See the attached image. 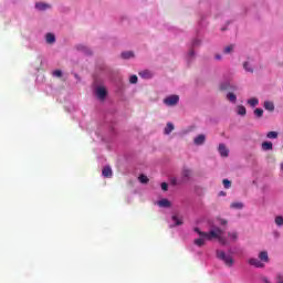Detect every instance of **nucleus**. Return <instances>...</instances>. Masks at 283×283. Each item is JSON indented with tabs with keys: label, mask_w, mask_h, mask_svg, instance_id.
I'll return each instance as SVG.
<instances>
[{
	"label": "nucleus",
	"mask_w": 283,
	"mask_h": 283,
	"mask_svg": "<svg viewBox=\"0 0 283 283\" xmlns=\"http://www.w3.org/2000/svg\"><path fill=\"white\" fill-rule=\"evenodd\" d=\"M233 49H234L233 45L226 46V48H224V53H226V54H229L230 52L233 51Z\"/></svg>",
	"instance_id": "f704fd0d"
},
{
	"label": "nucleus",
	"mask_w": 283,
	"mask_h": 283,
	"mask_svg": "<svg viewBox=\"0 0 283 283\" xmlns=\"http://www.w3.org/2000/svg\"><path fill=\"white\" fill-rule=\"evenodd\" d=\"M259 260H261V262H265L269 263V253L263 251L259 253Z\"/></svg>",
	"instance_id": "ddd939ff"
},
{
	"label": "nucleus",
	"mask_w": 283,
	"mask_h": 283,
	"mask_svg": "<svg viewBox=\"0 0 283 283\" xmlns=\"http://www.w3.org/2000/svg\"><path fill=\"white\" fill-rule=\"evenodd\" d=\"M221 224H222V226H227V224H228V221H227V220H221Z\"/></svg>",
	"instance_id": "a19ab883"
},
{
	"label": "nucleus",
	"mask_w": 283,
	"mask_h": 283,
	"mask_svg": "<svg viewBox=\"0 0 283 283\" xmlns=\"http://www.w3.org/2000/svg\"><path fill=\"white\" fill-rule=\"evenodd\" d=\"M206 143V135L200 134L197 137L193 138L195 146H203Z\"/></svg>",
	"instance_id": "39448f33"
},
{
	"label": "nucleus",
	"mask_w": 283,
	"mask_h": 283,
	"mask_svg": "<svg viewBox=\"0 0 283 283\" xmlns=\"http://www.w3.org/2000/svg\"><path fill=\"white\" fill-rule=\"evenodd\" d=\"M243 69L244 71H247L248 73H253V69L251 67V65L248 62L243 63Z\"/></svg>",
	"instance_id": "cd10ccee"
},
{
	"label": "nucleus",
	"mask_w": 283,
	"mask_h": 283,
	"mask_svg": "<svg viewBox=\"0 0 283 283\" xmlns=\"http://www.w3.org/2000/svg\"><path fill=\"white\" fill-rule=\"evenodd\" d=\"M219 153H220L221 157H228L229 150L224 144L219 145Z\"/></svg>",
	"instance_id": "1a4fd4ad"
},
{
	"label": "nucleus",
	"mask_w": 283,
	"mask_h": 283,
	"mask_svg": "<svg viewBox=\"0 0 283 283\" xmlns=\"http://www.w3.org/2000/svg\"><path fill=\"white\" fill-rule=\"evenodd\" d=\"M178 102H179V96L178 95H170L169 97H166L164 99V103L167 106H175V105L178 104Z\"/></svg>",
	"instance_id": "20e7f679"
},
{
	"label": "nucleus",
	"mask_w": 283,
	"mask_h": 283,
	"mask_svg": "<svg viewBox=\"0 0 283 283\" xmlns=\"http://www.w3.org/2000/svg\"><path fill=\"white\" fill-rule=\"evenodd\" d=\"M230 208H231V209L241 210V209H243V203L234 202V203H231V205H230Z\"/></svg>",
	"instance_id": "393cba45"
},
{
	"label": "nucleus",
	"mask_w": 283,
	"mask_h": 283,
	"mask_svg": "<svg viewBox=\"0 0 283 283\" xmlns=\"http://www.w3.org/2000/svg\"><path fill=\"white\" fill-rule=\"evenodd\" d=\"M192 175L193 171L191 170V168L184 167L182 171H180V182H188L189 180H191Z\"/></svg>",
	"instance_id": "7ed1b4c3"
},
{
	"label": "nucleus",
	"mask_w": 283,
	"mask_h": 283,
	"mask_svg": "<svg viewBox=\"0 0 283 283\" xmlns=\"http://www.w3.org/2000/svg\"><path fill=\"white\" fill-rule=\"evenodd\" d=\"M228 235H229L231 241L237 242V240H238V232L237 231H231V232L228 233Z\"/></svg>",
	"instance_id": "5701e85b"
},
{
	"label": "nucleus",
	"mask_w": 283,
	"mask_h": 283,
	"mask_svg": "<svg viewBox=\"0 0 283 283\" xmlns=\"http://www.w3.org/2000/svg\"><path fill=\"white\" fill-rule=\"evenodd\" d=\"M137 81H138V77L136 75H130V77H129V83L130 84H136Z\"/></svg>",
	"instance_id": "473e14b6"
},
{
	"label": "nucleus",
	"mask_w": 283,
	"mask_h": 283,
	"mask_svg": "<svg viewBox=\"0 0 283 283\" xmlns=\"http://www.w3.org/2000/svg\"><path fill=\"white\" fill-rule=\"evenodd\" d=\"M279 133L277 132H270L266 134L268 139H277Z\"/></svg>",
	"instance_id": "4be33fe9"
},
{
	"label": "nucleus",
	"mask_w": 283,
	"mask_h": 283,
	"mask_svg": "<svg viewBox=\"0 0 283 283\" xmlns=\"http://www.w3.org/2000/svg\"><path fill=\"white\" fill-rule=\"evenodd\" d=\"M206 238H198V239H195L193 241V244L197 245L198 248H201L206 244Z\"/></svg>",
	"instance_id": "4468645a"
},
{
	"label": "nucleus",
	"mask_w": 283,
	"mask_h": 283,
	"mask_svg": "<svg viewBox=\"0 0 283 283\" xmlns=\"http://www.w3.org/2000/svg\"><path fill=\"white\" fill-rule=\"evenodd\" d=\"M275 224H276V227H283V217L282 216L275 217Z\"/></svg>",
	"instance_id": "bb28decb"
},
{
	"label": "nucleus",
	"mask_w": 283,
	"mask_h": 283,
	"mask_svg": "<svg viewBox=\"0 0 283 283\" xmlns=\"http://www.w3.org/2000/svg\"><path fill=\"white\" fill-rule=\"evenodd\" d=\"M216 59H217V60H222V56L219 55V54H217V55H216Z\"/></svg>",
	"instance_id": "79ce46f5"
},
{
	"label": "nucleus",
	"mask_w": 283,
	"mask_h": 283,
	"mask_svg": "<svg viewBox=\"0 0 283 283\" xmlns=\"http://www.w3.org/2000/svg\"><path fill=\"white\" fill-rule=\"evenodd\" d=\"M263 107H265V109H266L268 112H274V104H273V102H265V103L263 104Z\"/></svg>",
	"instance_id": "a211bd4d"
},
{
	"label": "nucleus",
	"mask_w": 283,
	"mask_h": 283,
	"mask_svg": "<svg viewBox=\"0 0 283 283\" xmlns=\"http://www.w3.org/2000/svg\"><path fill=\"white\" fill-rule=\"evenodd\" d=\"M171 221L175 222L172 227H180L184 224L182 218H179L177 214L171 216Z\"/></svg>",
	"instance_id": "9d476101"
},
{
	"label": "nucleus",
	"mask_w": 283,
	"mask_h": 283,
	"mask_svg": "<svg viewBox=\"0 0 283 283\" xmlns=\"http://www.w3.org/2000/svg\"><path fill=\"white\" fill-rule=\"evenodd\" d=\"M223 186L226 189H229L232 187V182L229 179H224L223 180Z\"/></svg>",
	"instance_id": "2f4dec72"
},
{
	"label": "nucleus",
	"mask_w": 283,
	"mask_h": 283,
	"mask_svg": "<svg viewBox=\"0 0 283 283\" xmlns=\"http://www.w3.org/2000/svg\"><path fill=\"white\" fill-rule=\"evenodd\" d=\"M139 76H142L144 80H150L154 74L150 71H142L139 72Z\"/></svg>",
	"instance_id": "9b49d317"
},
{
	"label": "nucleus",
	"mask_w": 283,
	"mask_h": 283,
	"mask_svg": "<svg viewBox=\"0 0 283 283\" xmlns=\"http://www.w3.org/2000/svg\"><path fill=\"white\" fill-rule=\"evenodd\" d=\"M258 98H250L249 101H248V104L250 105V106H252V107H255L256 105H258Z\"/></svg>",
	"instance_id": "7c9ffc66"
},
{
	"label": "nucleus",
	"mask_w": 283,
	"mask_h": 283,
	"mask_svg": "<svg viewBox=\"0 0 283 283\" xmlns=\"http://www.w3.org/2000/svg\"><path fill=\"white\" fill-rule=\"evenodd\" d=\"M96 96L101 99L104 101L105 97H107V90L104 87H97L96 88Z\"/></svg>",
	"instance_id": "0eeeda50"
},
{
	"label": "nucleus",
	"mask_w": 283,
	"mask_h": 283,
	"mask_svg": "<svg viewBox=\"0 0 283 283\" xmlns=\"http://www.w3.org/2000/svg\"><path fill=\"white\" fill-rule=\"evenodd\" d=\"M231 88L232 87L230 86V83H228V82L220 85V91H229Z\"/></svg>",
	"instance_id": "a878e982"
},
{
	"label": "nucleus",
	"mask_w": 283,
	"mask_h": 283,
	"mask_svg": "<svg viewBox=\"0 0 283 283\" xmlns=\"http://www.w3.org/2000/svg\"><path fill=\"white\" fill-rule=\"evenodd\" d=\"M54 42H55V35L53 33H48L46 34V43L53 44Z\"/></svg>",
	"instance_id": "6ab92c4d"
},
{
	"label": "nucleus",
	"mask_w": 283,
	"mask_h": 283,
	"mask_svg": "<svg viewBox=\"0 0 283 283\" xmlns=\"http://www.w3.org/2000/svg\"><path fill=\"white\" fill-rule=\"evenodd\" d=\"M279 280H282V275H279Z\"/></svg>",
	"instance_id": "a18cd8bd"
},
{
	"label": "nucleus",
	"mask_w": 283,
	"mask_h": 283,
	"mask_svg": "<svg viewBox=\"0 0 283 283\" xmlns=\"http://www.w3.org/2000/svg\"><path fill=\"white\" fill-rule=\"evenodd\" d=\"M220 196H224V192H220Z\"/></svg>",
	"instance_id": "c03bdc74"
},
{
	"label": "nucleus",
	"mask_w": 283,
	"mask_h": 283,
	"mask_svg": "<svg viewBox=\"0 0 283 283\" xmlns=\"http://www.w3.org/2000/svg\"><path fill=\"white\" fill-rule=\"evenodd\" d=\"M170 182H171V185H174V186L182 185V184H184V182H181V180L178 181L177 178H171Z\"/></svg>",
	"instance_id": "72a5a7b5"
},
{
	"label": "nucleus",
	"mask_w": 283,
	"mask_h": 283,
	"mask_svg": "<svg viewBox=\"0 0 283 283\" xmlns=\"http://www.w3.org/2000/svg\"><path fill=\"white\" fill-rule=\"evenodd\" d=\"M281 170L283 171V164H281Z\"/></svg>",
	"instance_id": "37998d69"
},
{
	"label": "nucleus",
	"mask_w": 283,
	"mask_h": 283,
	"mask_svg": "<svg viewBox=\"0 0 283 283\" xmlns=\"http://www.w3.org/2000/svg\"><path fill=\"white\" fill-rule=\"evenodd\" d=\"M120 56L123 59H133L134 57V53L132 51H127V52H124V53H120Z\"/></svg>",
	"instance_id": "412c9836"
},
{
	"label": "nucleus",
	"mask_w": 283,
	"mask_h": 283,
	"mask_svg": "<svg viewBox=\"0 0 283 283\" xmlns=\"http://www.w3.org/2000/svg\"><path fill=\"white\" fill-rule=\"evenodd\" d=\"M175 129V126L172 123H167L165 128V134L170 135Z\"/></svg>",
	"instance_id": "2eb2a0df"
},
{
	"label": "nucleus",
	"mask_w": 283,
	"mask_h": 283,
	"mask_svg": "<svg viewBox=\"0 0 283 283\" xmlns=\"http://www.w3.org/2000/svg\"><path fill=\"white\" fill-rule=\"evenodd\" d=\"M193 55H195L193 50H190L189 53H188V56L192 57Z\"/></svg>",
	"instance_id": "ea45409f"
},
{
	"label": "nucleus",
	"mask_w": 283,
	"mask_h": 283,
	"mask_svg": "<svg viewBox=\"0 0 283 283\" xmlns=\"http://www.w3.org/2000/svg\"><path fill=\"white\" fill-rule=\"evenodd\" d=\"M262 149L265 151L272 150L273 149V144L271 142H263L262 143Z\"/></svg>",
	"instance_id": "dca6fc26"
},
{
	"label": "nucleus",
	"mask_w": 283,
	"mask_h": 283,
	"mask_svg": "<svg viewBox=\"0 0 283 283\" xmlns=\"http://www.w3.org/2000/svg\"><path fill=\"white\" fill-rule=\"evenodd\" d=\"M138 180L143 185H146L147 182H149V178L146 175H139Z\"/></svg>",
	"instance_id": "b1692460"
},
{
	"label": "nucleus",
	"mask_w": 283,
	"mask_h": 283,
	"mask_svg": "<svg viewBox=\"0 0 283 283\" xmlns=\"http://www.w3.org/2000/svg\"><path fill=\"white\" fill-rule=\"evenodd\" d=\"M35 8H36V9H39V10L44 11V10L50 9V8H51V6H50V4H48V3L40 2V3H36V4H35Z\"/></svg>",
	"instance_id": "f3484780"
},
{
	"label": "nucleus",
	"mask_w": 283,
	"mask_h": 283,
	"mask_svg": "<svg viewBox=\"0 0 283 283\" xmlns=\"http://www.w3.org/2000/svg\"><path fill=\"white\" fill-rule=\"evenodd\" d=\"M217 258H219L221 262H224L226 266L228 268H232V265L234 264L232 255L227 254L223 251H217Z\"/></svg>",
	"instance_id": "f03ea898"
},
{
	"label": "nucleus",
	"mask_w": 283,
	"mask_h": 283,
	"mask_svg": "<svg viewBox=\"0 0 283 283\" xmlns=\"http://www.w3.org/2000/svg\"><path fill=\"white\" fill-rule=\"evenodd\" d=\"M160 208H170V201L168 199H163L157 202Z\"/></svg>",
	"instance_id": "f8f14e48"
},
{
	"label": "nucleus",
	"mask_w": 283,
	"mask_h": 283,
	"mask_svg": "<svg viewBox=\"0 0 283 283\" xmlns=\"http://www.w3.org/2000/svg\"><path fill=\"white\" fill-rule=\"evenodd\" d=\"M262 281H263V283H270L269 279H266V277H263ZM279 283H283V280H281Z\"/></svg>",
	"instance_id": "58836bf2"
},
{
	"label": "nucleus",
	"mask_w": 283,
	"mask_h": 283,
	"mask_svg": "<svg viewBox=\"0 0 283 283\" xmlns=\"http://www.w3.org/2000/svg\"><path fill=\"white\" fill-rule=\"evenodd\" d=\"M227 99H229L231 103L237 102V95H234L233 93H229L227 94Z\"/></svg>",
	"instance_id": "c85d7f7f"
},
{
	"label": "nucleus",
	"mask_w": 283,
	"mask_h": 283,
	"mask_svg": "<svg viewBox=\"0 0 283 283\" xmlns=\"http://www.w3.org/2000/svg\"><path fill=\"white\" fill-rule=\"evenodd\" d=\"M195 233H198L200 238H206V240H219L221 245H228V240L222 238L224 230L220 228H212L210 232H202L199 228L193 229Z\"/></svg>",
	"instance_id": "f257e3e1"
},
{
	"label": "nucleus",
	"mask_w": 283,
	"mask_h": 283,
	"mask_svg": "<svg viewBox=\"0 0 283 283\" xmlns=\"http://www.w3.org/2000/svg\"><path fill=\"white\" fill-rule=\"evenodd\" d=\"M161 190L168 191V184L167 182H161Z\"/></svg>",
	"instance_id": "e433bc0d"
},
{
	"label": "nucleus",
	"mask_w": 283,
	"mask_h": 283,
	"mask_svg": "<svg viewBox=\"0 0 283 283\" xmlns=\"http://www.w3.org/2000/svg\"><path fill=\"white\" fill-rule=\"evenodd\" d=\"M248 263L256 269H264V263L259 259H249Z\"/></svg>",
	"instance_id": "423d86ee"
},
{
	"label": "nucleus",
	"mask_w": 283,
	"mask_h": 283,
	"mask_svg": "<svg viewBox=\"0 0 283 283\" xmlns=\"http://www.w3.org/2000/svg\"><path fill=\"white\" fill-rule=\"evenodd\" d=\"M52 76L62 77L63 73H62V71H54V72H52Z\"/></svg>",
	"instance_id": "c9c22d12"
},
{
	"label": "nucleus",
	"mask_w": 283,
	"mask_h": 283,
	"mask_svg": "<svg viewBox=\"0 0 283 283\" xmlns=\"http://www.w3.org/2000/svg\"><path fill=\"white\" fill-rule=\"evenodd\" d=\"M254 115H256L258 118H261L262 115H264V111L262 108L254 109Z\"/></svg>",
	"instance_id": "c756f323"
},
{
	"label": "nucleus",
	"mask_w": 283,
	"mask_h": 283,
	"mask_svg": "<svg viewBox=\"0 0 283 283\" xmlns=\"http://www.w3.org/2000/svg\"><path fill=\"white\" fill-rule=\"evenodd\" d=\"M238 115L245 116L247 115V108L243 105L238 106Z\"/></svg>",
	"instance_id": "aec40b11"
},
{
	"label": "nucleus",
	"mask_w": 283,
	"mask_h": 283,
	"mask_svg": "<svg viewBox=\"0 0 283 283\" xmlns=\"http://www.w3.org/2000/svg\"><path fill=\"white\" fill-rule=\"evenodd\" d=\"M200 44V41L199 40H195L193 42H192V46L193 48H196L197 45H199Z\"/></svg>",
	"instance_id": "4c0bfd02"
},
{
	"label": "nucleus",
	"mask_w": 283,
	"mask_h": 283,
	"mask_svg": "<svg viewBox=\"0 0 283 283\" xmlns=\"http://www.w3.org/2000/svg\"><path fill=\"white\" fill-rule=\"evenodd\" d=\"M102 176L105 178H112L113 177V170L109 166H106L104 169H102Z\"/></svg>",
	"instance_id": "6e6552de"
}]
</instances>
